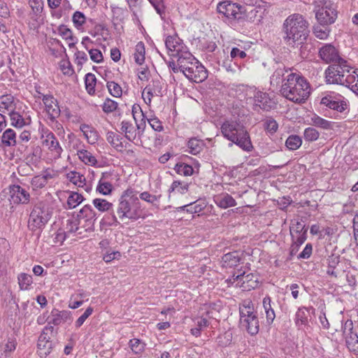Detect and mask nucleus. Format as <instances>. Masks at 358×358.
<instances>
[{
	"mask_svg": "<svg viewBox=\"0 0 358 358\" xmlns=\"http://www.w3.org/2000/svg\"><path fill=\"white\" fill-rule=\"evenodd\" d=\"M281 94L294 103H303L310 94L309 83L300 73L290 72L282 81Z\"/></svg>",
	"mask_w": 358,
	"mask_h": 358,
	"instance_id": "nucleus-1",
	"label": "nucleus"
},
{
	"mask_svg": "<svg viewBox=\"0 0 358 358\" xmlns=\"http://www.w3.org/2000/svg\"><path fill=\"white\" fill-rule=\"evenodd\" d=\"M308 22L299 13L289 15L283 22V40L290 46H297L303 44L307 39L309 30Z\"/></svg>",
	"mask_w": 358,
	"mask_h": 358,
	"instance_id": "nucleus-2",
	"label": "nucleus"
},
{
	"mask_svg": "<svg viewBox=\"0 0 358 358\" xmlns=\"http://www.w3.org/2000/svg\"><path fill=\"white\" fill-rule=\"evenodd\" d=\"M221 133L228 141L238 145L242 150L250 152L252 144L245 127L236 120H226L221 125Z\"/></svg>",
	"mask_w": 358,
	"mask_h": 358,
	"instance_id": "nucleus-3",
	"label": "nucleus"
},
{
	"mask_svg": "<svg viewBox=\"0 0 358 358\" xmlns=\"http://www.w3.org/2000/svg\"><path fill=\"white\" fill-rule=\"evenodd\" d=\"M141 203L135 191L127 189L120 197L117 213L121 220L125 218L137 220L141 216Z\"/></svg>",
	"mask_w": 358,
	"mask_h": 358,
	"instance_id": "nucleus-4",
	"label": "nucleus"
},
{
	"mask_svg": "<svg viewBox=\"0 0 358 358\" xmlns=\"http://www.w3.org/2000/svg\"><path fill=\"white\" fill-rule=\"evenodd\" d=\"M178 63L180 72L191 81L199 83L208 78L206 68L190 52L181 55Z\"/></svg>",
	"mask_w": 358,
	"mask_h": 358,
	"instance_id": "nucleus-5",
	"label": "nucleus"
},
{
	"mask_svg": "<svg viewBox=\"0 0 358 358\" xmlns=\"http://www.w3.org/2000/svg\"><path fill=\"white\" fill-rule=\"evenodd\" d=\"M240 324L251 335H256L259 332L258 317L250 300L244 301L240 306Z\"/></svg>",
	"mask_w": 358,
	"mask_h": 358,
	"instance_id": "nucleus-6",
	"label": "nucleus"
},
{
	"mask_svg": "<svg viewBox=\"0 0 358 358\" xmlns=\"http://www.w3.org/2000/svg\"><path fill=\"white\" fill-rule=\"evenodd\" d=\"M352 67L346 60L329 66L324 71L326 82L328 84L345 86L347 75L350 73Z\"/></svg>",
	"mask_w": 358,
	"mask_h": 358,
	"instance_id": "nucleus-7",
	"label": "nucleus"
},
{
	"mask_svg": "<svg viewBox=\"0 0 358 358\" xmlns=\"http://www.w3.org/2000/svg\"><path fill=\"white\" fill-rule=\"evenodd\" d=\"M217 11L229 20L237 22L243 21L248 12L244 6L227 0L217 3Z\"/></svg>",
	"mask_w": 358,
	"mask_h": 358,
	"instance_id": "nucleus-8",
	"label": "nucleus"
},
{
	"mask_svg": "<svg viewBox=\"0 0 358 358\" xmlns=\"http://www.w3.org/2000/svg\"><path fill=\"white\" fill-rule=\"evenodd\" d=\"M133 117L136 122V125L131 122L123 120L121 122V131L124 134V136L129 141H134L138 136L141 131H143L145 126V122L138 123L137 119L142 117V120H144V114L140 106H134L132 108Z\"/></svg>",
	"mask_w": 358,
	"mask_h": 358,
	"instance_id": "nucleus-9",
	"label": "nucleus"
},
{
	"mask_svg": "<svg viewBox=\"0 0 358 358\" xmlns=\"http://www.w3.org/2000/svg\"><path fill=\"white\" fill-rule=\"evenodd\" d=\"M41 138L43 146L47 149V162H52L59 159L64 150L55 135L49 129H46L43 131Z\"/></svg>",
	"mask_w": 358,
	"mask_h": 358,
	"instance_id": "nucleus-10",
	"label": "nucleus"
},
{
	"mask_svg": "<svg viewBox=\"0 0 358 358\" xmlns=\"http://www.w3.org/2000/svg\"><path fill=\"white\" fill-rule=\"evenodd\" d=\"M51 217L48 206L44 203L36 204L30 213L28 227L31 231L41 229Z\"/></svg>",
	"mask_w": 358,
	"mask_h": 358,
	"instance_id": "nucleus-11",
	"label": "nucleus"
},
{
	"mask_svg": "<svg viewBox=\"0 0 358 358\" xmlns=\"http://www.w3.org/2000/svg\"><path fill=\"white\" fill-rule=\"evenodd\" d=\"M307 231L303 222L299 220H294L290 227V234L292 243L290 247L291 255L297 253L300 246L303 244L307 238Z\"/></svg>",
	"mask_w": 358,
	"mask_h": 358,
	"instance_id": "nucleus-12",
	"label": "nucleus"
},
{
	"mask_svg": "<svg viewBox=\"0 0 358 358\" xmlns=\"http://www.w3.org/2000/svg\"><path fill=\"white\" fill-rule=\"evenodd\" d=\"M315 17L320 24H333L337 18L336 4L330 1L321 2L315 8Z\"/></svg>",
	"mask_w": 358,
	"mask_h": 358,
	"instance_id": "nucleus-13",
	"label": "nucleus"
},
{
	"mask_svg": "<svg viewBox=\"0 0 358 358\" xmlns=\"http://www.w3.org/2000/svg\"><path fill=\"white\" fill-rule=\"evenodd\" d=\"M320 103L330 109L343 113L348 109V101L341 94L331 92L324 96Z\"/></svg>",
	"mask_w": 358,
	"mask_h": 358,
	"instance_id": "nucleus-14",
	"label": "nucleus"
},
{
	"mask_svg": "<svg viewBox=\"0 0 358 358\" xmlns=\"http://www.w3.org/2000/svg\"><path fill=\"white\" fill-rule=\"evenodd\" d=\"M320 59L325 63H338L345 60L340 56L338 50L331 43L323 45L319 50Z\"/></svg>",
	"mask_w": 358,
	"mask_h": 358,
	"instance_id": "nucleus-15",
	"label": "nucleus"
},
{
	"mask_svg": "<svg viewBox=\"0 0 358 358\" xmlns=\"http://www.w3.org/2000/svg\"><path fill=\"white\" fill-rule=\"evenodd\" d=\"M353 324L352 320H347L343 325V334L348 349L355 355H358V336L352 331Z\"/></svg>",
	"mask_w": 358,
	"mask_h": 358,
	"instance_id": "nucleus-16",
	"label": "nucleus"
},
{
	"mask_svg": "<svg viewBox=\"0 0 358 358\" xmlns=\"http://www.w3.org/2000/svg\"><path fill=\"white\" fill-rule=\"evenodd\" d=\"M52 327H45L39 336L37 348L38 353L40 357H46L52 351L53 348L52 342L50 341V336L47 333L48 331H52Z\"/></svg>",
	"mask_w": 358,
	"mask_h": 358,
	"instance_id": "nucleus-17",
	"label": "nucleus"
},
{
	"mask_svg": "<svg viewBox=\"0 0 358 358\" xmlns=\"http://www.w3.org/2000/svg\"><path fill=\"white\" fill-rule=\"evenodd\" d=\"M315 308L313 307H301L299 308L296 314L294 322L296 325L299 329H302L305 331H309L311 329L310 327H306L308 324L309 317L310 314L315 313Z\"/></svg>",
	"mask_w": 358,
	"mask_h": 358,
	"instance_id": "nucleus-18",
	"label": "nucleus"
},
{
	"mask_svg": "<svg viewBox=\"0 0 358 358\" xmlns=\"http://www.w3.org/2000/svg\"><path fill=\"white\" fill-rule=\"evenodd\" d=\"M10 200L14 204H27L30 201V194L18 185L10 186Z\"/></svg>",
	"mask_w": 358,
	"mask_h": 358,
	"instance_id": "nucleus-19",
	"label": "nucleus"
},
{
	"mask_svg": "<svg viewBox=\"0 0 358 358\" xmlns=\"http://www.w3.org/2000/svg\"><path fill=\"white\" fill-rule=\"evenodd\" d=\"M38 98L42 99L45 111L51 119H55L59 115L60 109L57 101L52 95L39 93Z\"/></svg>",
	"mask_w": 358,
	"mask_h": 358,
	"instance_id": "nucleus-20",
	"label": "nucleus"
},
{
	"mask_svg": "<svg viewBox=\"0 0 358 358\" xmlns=\"http://www.w3.org/2000/svg\"><path fill=\"white\" fill-rule=\"evenodd\" d=\"M165 45L170 52V55L178 59L184 52H189L183 50V44L180 43V38L176 36H167L165 40Z\"/></svg>",
	"mask_w": 358,
	"mask_h": 358,
	"instance_id": "nucleus-21",
	"label": "nucleus"
},
{
	"mask_svg": "<svg viewBox=\"0 0 358 358\" xmlns=\"http://www.w3.org/2000/svg\"><path fill=\"white\" fill-rule=\"evenodd\" d=\"M162 87L159 80H153L149 83L142 92V97L145 103L150 105L153 96L161 95Z\"/></svg>",
	"mask_w": 358,
	"mask_h": 358,
	"instance_id": "nucleus-22",
	"label": "nucleus"
},
{
	"mask_svg": "<svg viewBox=\"0 0 358 358\" xmlns=\"http://www.w3.org/2000/svg\"><path fill=\"white\" fill-rule=\"evenodd\" d=\"M255 105L260 108L268 110L272 107L273 102L266 92L259 90L254 89L252 90Z\"/></svg>",
	"mask_w": 358,
	"mask_h": 358,
	"instance_id": "nucleus-23",
	"label": "nucleus"
},
{
	"mask_svg": "<svg viewBox=\"0 0 358 358\" xmlns=\"http://www.w3.org/2000/svg\"><path fill=\"white\" fill-rule=\"evenodd\" d=\"M77 217L80 222L83 220L89 227L93 226L97 218L95 210L90 204L85 205L78 212Z\"/></svg>",
	"mask_w": 358,
	"mask_h": 358,
	"instance_id": "nucleus-24",
	"label": "nucleus"
},
{
	"mask_svg": "<svg viewBox=\"0 0 358 358\" xmlns=\"http://www.w3.org/2000/svg\"><path fill=\"white\" fill-rule=\"evenodd\" d=\"M66 179L75 186L83 188L87 192L92 190L90 185L86 183L85 176L78 171H72L66 173Z\"/></svg>",
	"mask_w": 358,
	"mask_h": 358,
	"instance_id": "nucleus-25",
	"label": "nucleus"
},
{
	"mask_svg": "<svg viewBox=\"0 0 358 358\" xmlns=\"http://www.w3.org/2000/svg\"><path fill=\"white\" fill-rule=\"evenodd\" d=\"M254 277L255 276L252 273L245 275V273H243L236 275L234 274L232 277L229 279V281L231 283H234L236 281H243V284L241 287H243L245 289H254L257 285V279L253 280Z\"/></svg>",
	"mask_w": 358,
	"mask_h": 358,
	"instance_id": "nucleus-26",
	"label": "nucleus"
},
{
	"mask_svg": "<svg viewBox=\"0 0 358 358\" xmlns=\"http://www.w3.org/2000/svg\"><path fill=\"white\" fill-rule=\"evenodd\" d=\"M29 4L31 8V18L34 19L38 24L42 23V13L44 6L43 0H29Z\"/></svg>",
	"mask_w": 358,
	"mask_h": 358,
	"instance_id": "nucleus-27",
	"label": "nucleus"
},
{
	"mask_svg": "<svg viewBox=\"0 0 358 358\" xmlns=\"http://www.w3.org/2000/svg\"><path fill=\"white\" fill-rule=\"evenodd\" d=\"M17 101L10 94L3 95L0 96V111L9 114L15 110Z\"/></svg>",
	"mask_w": 358,
	"mask_h": 358,
	"instance_id": "nucleus-28",
	"label": "nucleus"
},
{
	"mask_svg": "<svg viewBox=\"0 0 358 358\" xmlns=\"http://www.w3.org/2000/svg\"><path fill=\"white\" fill-rule=\"evenodd\" d=\"M213 201L217 206L224 209L236 206L235 199L227 193L215 195Z\"/></svg>",
	"mask_w": 358,
	"mask_h": 358,
	"instance_id": "nucleus-29",
	"label": "nucleus"
},
{
	"mask_svg": "<svg viewBox=\"0 0 358 358\" xmlns=\"http://www.w3.org/2000/svg\"><path fill=\"white\" fill-rule=\"evenodd\" d=\"M78 158L80 162L87 166L93 167L101 166L95 155H94L90 150H87L86 148L85 150L78 151Z\"/></svg>",
	"mask_w": 358,
	"mask_h": 358,
	"instance_id": "nucleus-30",
	"label": "nucleus"
},
{
	"mask_svg": "<svg viewBox=\"0 0 358 358\" xmlns=\"http://www.w3.org/2000/svg\"><path fill=\"white\" fill-rule=\"evenodd\" d=\"M80 130L83 132L88 143L94 145L98 141L99 135L93 127L83 124L80 126Z\"/></svg>",
	"mask_w": 358,
	"mask_h": 358,
	"instance_id": "nucleus-31",
	"label": "nucleus"
},
{
	"mask_svg": "<svg viewBox=\"0 0 358 358\" xmlns=\"http://www.w3.org/2000/svg\"><path fill=\"white\" fill-rule=\"evenodd\" d=\"M57 34L63 39L67 41L69 48L73 47L78 42V39L73 35L71 29L66 25L61 24L57 27Z\"/></svg>",
	"mask_w": 358,
	"mask_h": 358,
	"instance_id": "nucleus-32",
	"label": "nucleus"
},
{
	"mask_svg": "<svg viewBox=\"0 0 358 358\" xmlns=\"http://www.w3.org/2000/svg\"><path fill=\"white\" fill-rule=\"evenodd\" d=\"M106 140L117 151L121 152L124 150V145L122 141V137L120 135L109 131L106 133Z\"/></svg>",
	"mask_w": 358,
	"mask_h": 358,
	"instance_id": "nucleus-33",
	"label": "nucleus"
},
{
	"mask_svg": "<svg viewBox=\"0 0 358 358\" xmlns=\"http://www.w3.org/2000/svg\"><path fill=\"white\" fill-rule=\"evenodd\" d=\"M92 22V19H87L85 14L80 11L76 10L72 15V22L74 27L78 30L83 31L85 29V24L87 22Z\"/></svg>",
	"mask_w": 358,
	"mask_h": 358,
	"instance_id": "nucleus-34",
	"label": "nucleus"
},
{
	"mask_svg": "<svg viewBox=\"0 0 358 358\" xmlns=\"http://www.w3.org/2000/svg\"><path fill=\"white\" fill-rule=\"evenodd\" d=\"M241 258L237 252L225 254L222 258V266L224 268H233L239 264Z\"/></svg>",
	"mask_w": 358,
	"mask_h": 358,
	"instance_id": "nucleus-35",
	"label": "nucleus"
},
{
	"mask_svg": "<svg viewBox=\"0 0 358 358\" xmlns=\"http://www.w3.org/2000/svg\"><path fill=\"white\" fill-rule=\"evenodd\" d=\"M52 178V175L49 173L41 174L34 176L31 180V185L34 190L43 188L48 183V181Z\"/></svg>",
	"mask_w": 358,
	"mask_h": 358,
	"instance_id": "nucleus-36",
	"label": "nucleus"
},
{
	"mask_svg": "<svg viewBox=\"0 0 358 358\" xmlns=\"http://www.w3.org/2000/svg\"><path fill=\"white\" fill-rule=\"evenodd\" d=\"M289 71L285 67H280L275 70L270 78L271 85L273 86L278 87L280 84L282 85L283 80L286 78L285 73H289Z\"/></svg>",
	"mask_w": 358,
	"mask_h": 358,
	"instance_id": "nucleus-37",
	"label": "nucleus"
},
{
	"mask_svg": "<svg viewBox=\"0 0 358 358\" xmlns=\"http://www.w3.org/2000/svg\"><path fill=\"white\" fill-rule=\"evenodd\" d=\"M346 87L358 95V69H355L347 75Z\"/></svg>",
	"mask_w": 358,
	"mask_h": 358,
	"instance_id": "nucleus-38",
	"label": "nucleus"
},
{
	"mask_svg": "<svg viewBox=\"0 0 358 358\" xmlns=\"http://www.w3.org/2000/svg\"><path fill=\"white\" fill-rule=\"evenodd\" d=\"M94 208L100 213H103L113 210V204L105 199L96 198L92 200Z\"/></svg>",
	"mask_w": 358,
	"mask_h": 358,
	"instance_id": "nucleus-39",
	"label": "nucleus"
},
{
	"mask_svg": "<svg viewBox=\"0 0 358 358\" xmlns=\"http://www.w3.org/2000/svg\"><path fill=\"white\" fill-rule=\"evenodd\" d=\"M187 147L188 152L196 155L202 151L204 148V143L196 138H192L188 141Z\"/></svg>",
	"mask_w": 358,
	"mask_h": 358,
	"instance_id": "nucleus-40",
	"label": "nucleus"
},
{
	"mask_svg": "<svg viewBox=\"0 0 358 358\" xmlns=\"http://www.w3.org/2000/svg\"><path fill=\"white\" fill-rule=\"evenodd\" d=\"M16 134L12 129H6L1 136V144L6 147L15 146L16 145Z\"/></svg>",
	"mask_w": 358,
	"mask_h": 358,
	"instance_id": "nucleus-41",
	"label": "nucleus"
},
{
	"mask_svg": "<svg viewBox=\"0 0 358 358\" xmlns=\"http://www.w3.org/2000/svg\"><path fill=\"white\" fill-rule=\"evenodd\" d=\"M188 189V182L181 180H174L169 189V192L170 194L173 192L175 194H185L187 192Z\"/></svg>",
	"mask_w": 358,
	"mask_h": 358,
	"instance_id": "nucleus-42",
	"label": "nucleus"
},
{
	"mask_svg": "<svg viewBox=\"0 0 358 358\" xmlns=\"http://www.w3.org/2000/svg\"><path fill=\"white\" fill-rule=\"evenodd\" d=\"M263 307L266 314V322L268 324H271L275 317V314L271 306L270 296H266L264 298Z\"/></svg>",
	"mask_w": 358,
	"mask_h": 358,
	"instance_id": "nucleus-43",
	"label": "nucleus"
},
{
	"mask_svg": "<svg viewBox=\"0 0 358 358\" xmlns=\"http://www.w3.org/2000/svg\"><path fill=\"white\" fill-rule=\"evenodd\" d=\"M195 327L191 329V333L193 336L199 337L201 335L202 330L206 329L209 325V321L207 317H196L194 320Z\"/></svg>",
	"mask_w": 358,
	"mask_h": 358,
	"instance_id": "nucleus-44",
	"label": "nucleus"
},
{
	"mask_svg": "<svg viewBox=\"0 0 358 358\" xmlns=\"http://www.w3.org/2000/svg\"><path fill=\"white\" fill-rule=\"evenodd\" d=\"M19 287L21 290H29L32 287L33 278L29 274L21 273L17 276Z\"/></svg>",
	"mask_w": 358,
	"mask_h": 358,
	"instance_id": "nucleus-45",
	"label": "nucleus"
},
{
	"mask_svg": "<svg viewBox=\"0 0 358 358\" xmlns=\"http://www.w3.org/2000/svg\"><path fill=\"white\" fill-rule=\"evenodd\" d=\"M302 144V139L298 135H290L285 141V146L289 150H296Z\"/></svg>",
	"mask_w": 358,
	"mask_h": 358,
	"instance_id": "nucleus-46",
	"label": "nucleus"
},
{
	"mask_svg": "<svg viewBox=\"0 0 358 358\" xmlns=\"http://www.w3.org/2000/svg\"><path fill=\"white\" fill-rule=\"evenodd\" d=\"M324 25V24H320L313 27L315 36L320 40L327 39L330 34V29Z\"/></svg>",
	"mask_w": 358,
	"mask_h": 358,
	"instance_id": "nucleus-47",
	"label": "nucleus"
},
{
	"mask_svg": "<svg viewBox=\"0 0 358 358\" xmlns=\"http://www.w3.org/2000/svg\"><path fill=\"white\" fill-rule=\"evenodd\" d=\"M83 200L84 197L81 194L75 192H70L67 199L68 208H75L79 204H80L83 201Z\"/></svg>",
	"mask_w": 358,
	"mask_h": 358,
	"instance_id": "nucleus-48",
	"label": "nucleus"
},
{
	"mask_svg": "<svg viewBox=\"0 0 358 358\" xmlns=\"http://www.w3.org/2000/svg\"><path fill=\"white\" fill-rule=\"evenodd\" d=\"M145 48L143 42H138L135 47L134 54V60L136 64H142L145 62Z\"/></svg>",
	"mask_w": 358,
	"mask_h": 358,
	"instance_id": "nucleus-49",
	"label": "nucleus"
},
{
	"mask_svg": "<svg viewBox=\"0 0 358 358\" xmlns=\"http://www.w3.org/2000/svg\"><path fill=\"white\" fill-rule=\"evenodd\" d=\"M16 339L13 336L8 337L0 343V351L4 353L12 352L16 349Z\"/></svg>",
	"mask_w": 358,
	"mask_h": 358,
	"instance_id": "nucleus-50",
	"label": "nucleus"
},
{
	"mask_svg": "<svg viewBox=\"0 0 358 358\" xmlns=\"http://www.w3.org/2000/svg\"><path fill=\"white\" fill-rule=\"evenodd\" d=\"M85 89L90 95L95 94V87L96 84V78L94 74L88 73L85 75Z\"/></svg>",
	"mask_w": 358,
	"mask_h": 358,
	"instance_id": "nucleus-51",
	"label": "nucleus"
},
{
	"mask_svg": "<svg viewBox=\"0 0 358 358\" xmlns=\"http://www.w3.org/2000/svg\"><path fill=\"white\" fill-rule=\"evenodd\" d=\"M96 191L103 195H109L113 191V185L110 182L101 179L96 187Z\"/></svg>",
	"mask_w": 358,
	"mask_h": 358,
	"instance_id": "nucleus-52",
	"label": "nucleus"
},
{
	"mask_svg": "<svg viewBox=\"0 0 358 358\" xmlns=\"http://www.w3.org/2000/svg\"><path fill=\"white\" fill-rule=\"evenodd\" d=\"M42 155V150L39 146L33 147L31 152L27 155L26 159L32 164L39 162Z\"/></svg>",
	"mask_w": 358,
	"mask_h": 358,
	"instance_id": "nucleus-53",
	"label": "nucleus"
},
{
	"mask_svg": "<svg viewBox=\"0 0 358 358\" xmlns=\"http://www.w3.org/2000/svg\"><path fill=\"white\" fill-rule=\"evenodd\" d=\"M176 172L181 176H189L194 173L193 167L185 163H178L174 167Z\"/></svg>",
	"mask_w": 358,
	"mask_h": 358,
	"instance_id": "nucleus-54",
	"label": "nucleus"
},
{
	"mask_svg": "<svg viewBox=\"0 0 358 358\" xmlns=\"http://www.w3.org/2000/svg\"><path fill=\"white\" fill-rule=\"evenodd\" d=\"M129 348L136 355H141L145 350V344L138 338H132L129 343Z\"/></svg>",
	"mask_w": 358,
	"mask_h": 358,
	"instance_id": "nucleus-55",
	"label": "nucleus"
},
{
	"mask_svg": "<svg viewBox=\"0 0 358 358\" xmlns=\"http://www.w3.org/2000/svg\"><path fill=\"white\" fill-rule=\"evenodd\" d=\"M106 87L111 96L116 98L121 97L122 94V89L118 83L114 81H108Z\"/></svg>",
	"mask_w": 358,
	"mask_h": 358,
	"instance_id": "nucleus-56",
	"label": "nucleus"
},
{
	"mask_svg": "<svg viewBox=\"0 0 358 358\" xmlns=\"http://www.w3.org/2000/svg\"><path fill=\"white\" fill-rule=\"evenodd\" d=\"M11 124L15 127L21 128L25 124L24 119L20 113L13 110L9 114Z\"/></svg>",
	"mask_w": 358,
	"mask_h": 358,
	"instance_id": "nucleus-57",
	"label": "nucleus"
},
{
	"mask_svg": "<svg viewBox=\"0 0 358 358\" xmlns=\"http://www.w3.org/2000/svg\"><path fill=\"white\" fill-rule=\"evenodd\" d=\"M204 208L203 204L191 203L178 208V210H186L189 213H199Z\"/></svg>",
	"mask_w": 358,
	"mask_h": 358,
	"instance_id": "nucleus-58",
	"label": "nucleus"
},
{
	"mask_svg": "<svg viewBox=\"0 0 358 358\" xmlns=\"http://www.w3.org/2000/svg\"><path fill=\"white\" fill-rule=\"evenodd\" d=\"M117 107V102L109 98L106 99L101 106L103 111L106 113H110L115 111Z\"/></svg>",
	"mask_w": 358,
	"mask_h": 358,
	"instance_id": "nucleus-59",
	"label": "nucleus"
},
{
	"mask_svg": "<svg viewBox=\"0 0 358 358\" xmlns=\"http://www.w3.org/2000/svg\"><path fill=\"white\" fill-rule=\"evenodd\" d=\"M313 124L318 127L322 128L324 129H328L331 128V122L318 116L314 115L312 117Z\"/></svg>",
	"mask_w": 358,
	"mask_h": 358,
	"instance_id": "nucleus-60",
	"label": "nucleus"
},
{
	"mask_svg": "<svg viewBox=\"0 0 358 358\" xmlns=\"http://www.w3.org/2000/svg\"><path fill=\"white\" fill-rule=\"evenodd\" d=\"M139 197L141 200L145 201L152 205H156L159 202L161 195L151 194L148 192H143L140 194Z\"/></svg>",
	"mask_w": 358,
	"mask_h": 358,
	"instance_id": "nucleus-61",
	"label": "nucleus"
},
{
	"mask_svg": "<svg viewBox=\"0 0 358 358\" xmlns=\"http://www.w3.org/2000/svg\"><path fill=\"white\" fill-rule=\"evenodd\" d=\"M319 132L313 127H308L304 130L303 136L307 141H315L318 139Z\"/></svg>",
	"mask_w": 358,
	"mask_h": 358,
	"instance_id": "nucleus-62",
	"label": "nucleus"
},
{
	"mask_svg": "<svg viewBox=\"0 0 358 358\" xmlns=\"http://www.w3.org/2000/svg\"><path fill=\"white\" fill-rule=\"evenodd\" d=\"M264 128L268 133L273 134L278 129V124L274 119L268 118L264 122Z\"/></svg>",
	"mask_w": 358,
	"mask_h": 358,
	"instance_id": "nucleus-63",
	"label": "nucleus"
},
{
	"mask_svg": "<svg viewBox=\"0 0 358 358\" xmlns=\"http://www.w3.org/2000/svg\"><path fill=\"white\" fill-rule=\"evenodd\" d=\"M93 311H94L93 308L88 307L85 310L84 313L81 316H80L77 319V320L75 322V327L76 328L80 327L84 324L85 320L92 314Z\"/></svg>",
	"mask_w": 358,
	"mask_h": 358,
	"instance_id": "nucleus-64",
	"label": "nucleus"
}]
</instances>
